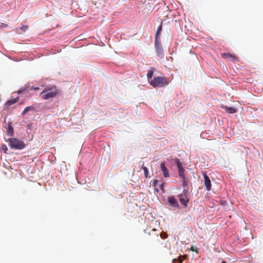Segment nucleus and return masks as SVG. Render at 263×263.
Instances as JSON below:
<instances>
[{
	"label": "nucleus",
	"instance_id": "obj_13",
	"mask_svg": "<svg viewBox=\"0 0 263 263\" xmlns=\"http://www.w3.org/2000/svg\"><path fill=\"white\" fill-rule=\"evenodd\" d=\"M7 134L10 137H12L14 135V129L10 122L8 123L7 128Z\"/></svg>",
	"mask_w": 263,
	"mask_h": 263
},
{
	"label": "nucleus",
	"instance_id": "obj_14",
	"mask_svg": "<svg viewBox=\"0 0 263 263\" xmlns=\"http://www.w3.org/2000/svg\"><path fill=\"white\" fill-rule=\"evenodd\" d=\"M28 28L27 25H23L21 27L16 28V31L18 34H22L23 32H25Z\"/></svg>",
	"mask_w": 263,
	"mask_h": 263
},
{
	"label": "nucleus",
	"instance_id": "obj_11",
	"mask_svg": "<svg viewBox=\"0 0 263 263\" xmlns=\"http://www.w3.org/2000/svg\"><path fill=\"white\" fill-rule=\"evenodd\" d=\"M160 166L163 172V176L165 178L168 177L170 176V174L167 168L165 167V163L164 162H162L160 164Z\"/></svg>",
	"mask_w": 263,
	"mask_h": 263
},
{
	"label": "nucleus",
	"instance_id": "obj_4",
	"mask_svg": "<svg viewBox=\"0 0 263 263\" xmlns=\"http://www.w3.org/2000/svg\"><path fill=\"white\" fill-rule=\"evenodd\" d=\"M176 163L177 166L178 170V174L179 176L182 179H185V175H184V170L183 167L182 166V164L181 162L179 161V159H177L176 161Z\"/></svg>",
	"mask_w": 263,
	"mask_h": 263
},
{
	"label": "nucleus",
	"instance_id": "obj_15",
	"mask_svg": "<svg viewBox=\"0 0 263 263\" xmlns=\"http://www.w3.org/2000/svg\"><path fill=\"white\" fill-rule=\"evenodd\" d=\"M162 22H161V24L160 25V26L158 27V28L157 29L156 36H155V40H158V39L159 38L160 34V32L162 31Z\"/></svg>",
	"mask_w": 263,
	"mask_h": 263
},
{
	"label": "nucleus",
	"instance_id": "obj_8",
	"mask_svg": "<svg viewBox=\"0 0 263 263\" xmlns=\"http://www.w3.org/2000/svg\"><path fill=\"white\" fill-rule=\"evenodd\" d=\"M19 97H16L13 99H11L10 100L7 101L5 104V109H8L11 105L19 101Z\"/></svg>",
	"mask_w": 263,
	"mask_h": 263
},
{
	"label": "nucleus",
	"instance_id": "obj_28",
	"mask_svg": "<svg viewBox=\"0 0 263 263\" xmlns=\"http://www.w3.org/2000/svg\"><path fill=\"white\" fill-rule=\"evenodd\" d=\"M155 235L156 236V237H158V236H159V234H158V233H156Z\"/></svg>",
	"mask_w": 263,
	"mask_h": 263
},
{
	"label": "nucleus",
	"instance_id": "obj_26",
	"mask_svg": "<svg viewBox=\"0 0 263 263\" xmlns=\"http://www.w3.org/2000/svg\"><path fill=\"white\" fill-rule=\"evenodd\" d=\"M1 25H2V26H3L4 27H7V25L6 24L2 23Z\"/></svg>",
	"mask_w": 263,
	"mask_h": 263
},
{
	"label": "nucleus",
	"instance_id": "obj_20",
	"mask_svg": "<svg viewBox=\"0 0 263 263\" xmlns=\"http://www.w3.org/2000/svg\"><path fill=\"white\" fill-rule=\"evenodd\" d=\"M153 71L152 70H149L148 71L147 73V78L149 79H151L153 77Z\"/></svg>",
	"mask_w": 263,
	"mask_h": 263
},
{
	"label": "nucleus",
	"instance_id": "obj_18",
	"mask_svg": "<svg viewBox=\"0 0 263 263\" xmlns=\"http://www.w3.org/2000/svg\"><path fill=\"white\" fill-rule=\"evenodd\" d=\"M28 87H27V86H25L24 87H22L21 88V89H20L17 91H16V92L17 93V94H20V93H22L24 92H25L27 89H28Z\"/></svg>",
	"mask_w": 263,
	"mask_h": 263
},
{
	"label": "nucleus",
	"instance_id": "obj_10",
	"mask_svg": "<svg viewBox=\"0 0 263 263\" xmlns=\"http://www.w3.org/2000/svg\"><path fill=\"white\" fill-rule=\"evenodd\" d=\"M221 108L225 110V111L228 114H234L237 111V109L232 107H228L227 106L222 105L221 106Z\"/></svg>",
	"mask_w": 263,
	"mask_h": 263
},
{
	"label": "nucleus",
	"instance_id": "obj_30",
	"mask_svg": "<svg viewBox=\"0 0 263 263\" xmlns=\"http://www.w3.org/2000/svg\"><path fill=\"white\" fill-rule=\"evenodd\" d=\"M222 263H226L225 261H222Z\"/></svg>",
	"mask_w": 263,
	"mask_h": 263
},
{
	"label": "nucleus",
	"instance_id": "obj_1",
	"mask_svg": "<svg viewBox=\"0 0 263 263\" xmlns=\"http://www.w3.org/2000/svg\"><path fill=\"white\" fill-rule=\"evenodd\" d=\"M59 93V91L55 86H49L45 87L40 96L43 100H48L55 97Z\"/></svg>",
	"mask_w": 263,
	"mask_h": 263
},
{
	"label": "nucleus",
	"instance_id": "obj_3",
	"mask_svg": "<svg viewBox=\"0 0 263 263\" xmlns=\"http://www.w3.org/2000/svg\"><path fill=\"white\" fill-rule=\"evenodd\" d=\"M168 80L164 77H154L150 82V84L154 87H163L167 85Z\"/></svg>",
	"mask_w": 263,
	"mask_h": 263
},
{
	"label": "nucleus",
	"instance_id": "obj_23",
	"mask_svg": "<svg viewBox=\"0 0 263 263\" xmlns=\"http://www.w3.org/2000/svg\"><path fill=\"white\" fill-rule=\"evenodd\" d=\"M191 250H192V251H194V252H197V248L196 246H192L191 247Z\"/></svg>",
	"mask_w": 263,
	"mask_h": 263
},
{
	"label": "nucleus",
	"instance_id": "obj_2",
	"mask_svg": "<svg viewBox=\"0 0 263 263\" xmlns=\"http://www.w3.org/2000/svg\"><path fill=\"white\" fill-rule=\"evenodd\" d=\"M9 146L13 149L22 150L26 147V144L22 140L15 138L8 139Z\"/></svg>",
	"mask_w": 263,
	"mask_h": 263
},
{
	"label": "nucleus",
	"instance_id": "obj_27",
	"mask_svg": "<svg viewBox=\"0 0 263 263\" xmlns=\"http://www.w3.org/2000/svg\"><path fill=\"white\" fill-rule=\"evenodd\" d=\"M179 261L181 263L182 261V259L179 258L178 259Z\"/></svg>",
	"mask_w": 263,
	"mask_h": 263
},
{
	"label": "nucleus",
	"instance_id": "obj_16",
	"mask_svg": "<svg viewBox=\"0 0 263 263\" xmlns=\"http://www.w3.org/2000/svg\"><path fill=\"white\" fill-rule=\"evenodd\" d=\"M30 110H34V107L33 106H27L26 107L23 111L22 113V115H24L26 114L27 112H28Z\"/></svg>",
	"mask_w": 263,
	"mask_h": 263
},
{
	"label": "nucleus",
	"instance_id": "obj_9",
	"mask_svg": "<svg viewBox=\"0 0 263 263\" xmlns=\"http://www.w3.org/2000/svg\"><path fill=\"white\" fill-rule=\"evenodd\" d=\"M221 56L223 58L230 59L233 62L237 61V58L235 55L229 53H222Z\"/></svg>",
	"mask_w": 263,
	"mask_h": 263
},
{
	"label": "nucleus",
	"instance_id": "obj_5",
	"mask_svg": "<svg viewBox=\"0 0 263 263\" xmlns=\"http://www.w3.org/2000/svg\"><path fill=\"white\" fill-rule=\"evenodd\" d=\"M155 47L157 55L161 57H163V50L161 44L159 42L158 40H155Z\"/></svg>",
	"mask_w": 263,
	"mask_h": 263
},
{
	"label": "nucleus",
	"instance_id": "obj_22",
	"mask_svg": "<svg viewBox=\"0 0 263 263\" xmlns=\"http://www.w3.org/2000/svg\"><path fill=\"white\" fill-rule=\"evenodd\" d=\"M182 182H183V186L184 187H185L188 185V182L186 181L185 178V179H182Z\"/></svg>",
	"mask_w": 263,
	"mask_h": 263
},
{
	"label": "nucleus",
	"instance_id": "obj_17",
	"mask_svg": "<svg viewBox=\"0 0 263 263\" xmlns=\"http://www.w3.org/2000/svg\"><path fill=\"white\" fill-rule=\"evenodd\" d=\"M141 168L143 169V170L144 171V176H145V178H147L148 177V168L146 166H145L144 165V163L143 162V164H142Z\"/></svg>",
	"mask_w": 263,
	"mask_h": 263
},
{
	"label": "nucleus",
	"instance_id": "obj_25",
	"mask_svg": "<svg viewBox=\"0 0 263 263\" xmlns=\"http://www.w3.org/2000/svg\"><path fill=\"white\" fill-rule=\"evenodd\" d=\"M163 187H164V183H162L160 185V189L161 190H163Z\"/></svg>",
	"mask_w": 263,
	"mask_h": 263
},
{
	"label": "nucleus",
	"instance_id": "obj_12",
	"mask_svg": "<svg viewBox=\"0 0 263 263\" xmlns=\"http://www.w3.org/2000/svg\"><path fill=\"white\" fill-rule=\"evenodd\" d=\"M168 201L171 205L174 207H178V204L177 201L174 197H170L168 198Z\"/></svg>",
	"mask_w": 263,
	"mask_h": 263
},
{
	"label": "nucleus",
	"instance_id": "obj_24",
	"mask_svg": "<svg viewBox=\"0 0 263 263\" xmlns=\"http://www.w3.org/2000/svg\"><path fill=\"white\" fill-rule=\"evenodd\" d=\"M40 89L39 87H33V86H32L30 88V90H39Z\"/></svg>",
	"mask_w": 263,
	"mask_h": 263
},
{
	"label": "nucleus",
	"instance_id": "obj_21",
	"mask_svg": "<svg viewBox=\"0 0 263 263\" xmlns=\"http://www.w3.org/2000/svg\"><path fill=\"white\" fill-rule=\"evenodd\" d=\"M160 237L163 239H165L167 237L168 235L166 233L163 232L160 234Z\"/></svg>",
	"mask_w": 263,
	"mask_h": 263
},
{
	"label": "nucleus",
	"instance_id": "obj_29",
	"mask_svg": "<svg viewBox=\"0 0 263 263\" xmlns=\"http://www.w3.org/2000/svg\"><path fill=\"white\" fill-rule=\"evenodd\" d=\"M156 231V229H153L152 230V232H155Z\"/></svg>",
	"mask_w": 263,
	"mask_h": 263
},
{
	"label": "nucleus",
	"instance_id": "obj_7",
	"mask_svg": "<svg viewBox=\"0 0 263 263\" xmlns=\"http://www.w3.org/2000/svg\"><path fill=\"white\" fill-rule=\"evenodd\" d=\"M204 177V185L206 189L209 191L211 189V182L209 177L205 174H203Z\"/></svg>",
	"mask_w": 263,
	"mask_h": 263
},
{
	"label": "nucleus",
	"instance_id": "obj_19",
	"mask_svg": "<svg viewBox=\"0 0 263 263\" xmlns=\"http://www.w3.org/2000/svg\"><path fill=\"white\" fill-rule=\"evenodd\" d=\"M158 182V180L157 179H155L153 182V185L155 187V190L157 192H158L159 191V189H158L157 187H156Z\"/></svg>",
	"mask_w": 263,
	"mask_h": 263
},
{
	"label": "nucleus",
	"instance_id": "obj_6",
	"mask_svg": "<svg viewBox=\"0 0 263 263\" xmlns=\"http://www.w3.org/2000/svg\"><path fill=\"white\" fill-rule=\"evenodd\" d=\"M187 193V191L184 190L183 193L179 195V200L185 207L187 206V203L189 201V199L186 197V195Z\"/></svg>",
	"mask_w": 263,
	"mask_h": 263
}]
</instances>
